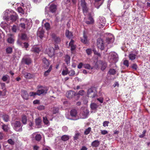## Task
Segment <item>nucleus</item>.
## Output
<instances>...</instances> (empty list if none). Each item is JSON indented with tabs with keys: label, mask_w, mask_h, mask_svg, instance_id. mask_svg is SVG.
Masks as SVG:
<instances>
[{
	"label": "nucleus",
	"mask_w": 150,
	"mask_h": 150,
	"mask_svg": "<svg viewBox=\"0 0 150 150\" xmlns=\"http://www.w3.org/2000/svg\"><path fill=\"white\" fill-rule=\"evenodd\" d=\"M109 59L111 60L112 62H116L118 60V56L117 54L114 52H111L110 53Z\"/></svg>",
	"instance_id": "obj_4"
},
{
	"label": "nucleus",
	"mask_w": 150,
	"mask_h": 150,
	"mask_svg": "<svg viewBox=\"0 0 150 150\" xmlns=\"http://www.w3.org/2000/svg\"><path fill=\"white\" fill-rule=\"evenodd\" d=\"M94 20L91 16H90L88 19V20L85 21V23L87 24H90L94 23Z\"/></svg>",
	"instance_id": "obj_26"
},
{
	"label": "nucleus",
	"mask_w": 150,
	"mask_h": 150,
	"mask_svg": "<svg viewBox=\"0 0 150 150\" xmlns=\"http://www.w3.org/2000/svg\"><path fill=\"white\" fill-rule=\"evenodd\" d=\"M108 73L110 75H114L116 74V71L113 69H109Z\"/></svg>",
	"instance_id": "obj_36"
},
{
	"label": "nucleus",
	"mask_w": 150,
	"mask_h": 150,
	"mask_svg": "<svg viewBox=\"0 0 150 150\" xmlns=\"http://www.w3.org/2000/svg\"><path fill=\"white\" fill-rule=\"evenodd\" d=\"M21 39L23 40H26L28 39V38L27 35L24 33L21 34Z\"/></svg>",
	"instance_id": "obj_39"
},
{
	"label": "nucleus",
	"mask_w": 150,
	"mask_h": 150,
	"mask_svg": "<svg viewBox=\"0 0 150 150\" xmlns=\"http://www.w3.org/2000/svg\"><path fill=\"white\" fill-rule=\"evenodd\" d=\"M114 40V38L112 35H111L110 37L108 36L106 38V42L108 44L112 43Z\"/></svg>",
	"instance_id": "obj_28"
},
{
	"label": "nucleus",
	"mask_w": 150,
	"mask_h": 150,
	"mask_svg": "<svg viewBox=\"0 0 150 150\" xmlns=\"http://www.w3.org/2000/svg\"><path fill=\"white\" fill-rule=\"evenodd\" d=\"M52 36L53 40L56 43H59L60 42V39L59 37H57L54 34H52Z\"/></svg>",
	"instance_id": "obj_19"
},
{
	"label": "nucleus",
	"mask_w": 150,
	"mask_h": 150,
	"mask_svg": "<svg viewBox=\"0 0 150 150\" xmlns=\"http://www.w3.org/2000/svg\"><path fill=\"white\" fill-rule=\"evenodd\" d=\"M38 90L37 91L36 93L37 95L40 96L42 94L47 93V89L46 87L41 86H38Z\"/></svg>",
	"instance_id": "obj_3"
},
{
	"label": "nucleus",
	"mask_w": 150,
	"mask_h": 150,
	"mask_svg": "<svg viewBox=\"0 0 150 150\" xmlns=\"http://www.w3.org/2000/svg\"><path fill=\"white\" fill-rule=\"evenodd\" d=\"M99 27L100 28H103L105 25L106 21L105 18L103 16H100L98 21Z\"/></svg>",
	"instance_id": "obj_5"
},
{
	"label": "nucleus",
	"mask_w": 150,
	"mask_h": 150,
	"mask_svg": "<svg viewBox=\"0 0 150 150\" xmlns=\"http://www.w3.org/2000/svg\"><path fill=\"white\" fill-rule=\"evenodd\" d=\"M70 114L72 117H76L77 114V110L75 109H71L70 111Z\"/></svg>",
	"instance_id": "obj_22"
},
{
	"label": "nucleus",
	"mask_w": 150,
	"mask_h": 150,
	"mask_svg": "<svg viewBox=\"0 0 150 150\" xmlns=\"http://www.w3.org/2000/svg\"><path fill=\"white\" fill-rule=\"evenodd\" d=\"M69 139V137L67 135H64L61 137V139L63 141L68 140Z\"/></svg>",
	"instance_id": "obj_38"
},
{
	"label": "nucleus",
	"mask_w": 150,
	"mask_h": 150,
	"mask_svg": "<svg viewBox=\"0 0 150 150\" xmlns=\"http://www.w3.org/2000/svg\"><path fill=\"white\" fill-rule=\"evenodd\" d=\"M32 137L35 140L39 142L42 139V136L40 134H38L36 132L33 133L32 134Z\"/></svg>",
	"instance_id": "obj_14"
},
{
	"label": "nucleus",
	"mask_w": 150,
	"mask_h": 150,
	"mask_svg": "<svg viewBox=\"0 0 150 150\" xmlns=\"http://www.w3.org/2000/svg\"><path fill=\"white\" fill-rule=\"evenodd\" d=\"M22 62L23 64H25L27 65H29L32 62L31 59L29 57H24L22 60Z\"/></svg>",
	"instance_id": "obj_10"
},
{
	"label": "nucleus",
	"mask_w": 150,
	"mask_h": 150,
	"mask_svg": "<svg viewBox=\"0 0 150 150\" xmlns=\"http://www.w3.org/2000/svg\"><path fill=\"white\" fill-rule=\"evenodd\" d=\"M11 11L9 10H6L4 12L3 18L6 21H8L10 18L9 16H11Z\"/></svg>",
	"instance_id": "obj_7"
},
{
	"label": "nucleus",
	"mask_w": 150,
	"mask_h": 150,
	"mask_svg": "<svg viewBox=\"0 0 150 150\" xmlns=\"http://www.w3.org/2000/svg\"><path fill=\"white\" fill-rule=\"evenodd\" d=\"M19 26L23 29H25L26 27L25 24L24 23H20L19 24Z\"/></svg>",
	"instance_id": "obj_64"
},
{
	"label": "nucleus",
	"mask_w": 150,
	"mask_h": 150,
	"mask_svg": "<svg viewBox=\"0 0 150 150\" xmlns=\"http://www.w3.org/2000/svg\"><path fill=\"white\" fill-rule=\"evenodd\" d=\"M85 93V91L83 90H81L78 91V92L76 94V96L79 95L81 96H83Z\"/></svg>",
	"instance_id": "obj_46"
},
{
	"label": "nucleus",
	"mask_w": 150,
	"mask_h": 150,
	"mask_svg": "<svg viewBox=\"0 0 150 150\" xmlns=\"http://www.w3.org/2000/svg\"><path fill=\"white\" fill-rule=\"evenodd\" d=\"M100 142L98 140H96L92 142L91 145L93 146L96 147L98 146Z\"/></svg>",
	"instance_id": "obj_32"
},
{
	"label": "nucleus",
	"mask_w": 150,
	"mask_h": 150,
	"mask_svg": "<svg viewBox=\"0 0 150 150\" xmlns=\"http://www.w3.org/2000/svg\"><path fill=\"white\" fill-rule=\"evenodd\" d=\"M90 106L91 109L93 110L96 109L98 107L97 104L94 103H92Z\"/></svg>",
	"instance_id": "obj_40"
},
{
	"label": "nucleus",
	"mask_w": 150,
	"mask_h": 150,
	"mask_svg": "<svg viewBox=\"0 0 150 150\" xmlns=\"http://www.w3.org/2000/svg\"><path fill=\"white\" fill-rule=\"evenodd\" d=\"M42 122L41 119L39 118H36L35 120V124L37 126L38 128H40L41 127V124Z\"/></svg>",
	"instance_id": "obj_27"
},
{
	"label": "nucleus",
	"mask_w": 150,
	"mask_h": 150,
	"mask_svg": "<svg viewBox=\"0 0 150 150\" xmlns=\"http://www.w3.org/2000/svg\"><path fill=\"white\" fill-rule=\"evenodd\" d=\"M59 111V108H58L54 107L53 111V113L54 114L58 113Z\"/></svg>",
	"instance_id": "obj_54"
},
{
	"label": "nucleus",
	"mask_w": 150,
	"mask_h": 150,
	"mask_svg": "<svg viewBox=\"0 0 150 150\" xmlns=\"http://www.w3.org/2000/svg\"><path fill=\"white\" fill-rule=\"evenodd\" d=\"M64 60L66 64L68 65H70V57L68 54L65 55L64 57Z\"/></svg>",
	"instance_id": "obj_17"
},
{
	"label": "nucleus",
	"mask_w": 150,
	"mask_h": 150,
	"mask_svg": "<svg viewBox=\"0 0 150 150\" xmlns=\"http://www.w3.org/2000/svg\"><path fill=\"white\" fill-rule=\"evenodd\" d=\"M33 122L32 121H30L29 124H28V127L30 128V129H33L32 127V126H33Z\"/></svg>",
	"instance_id": "obj_55"
},
{
	"label": "nucleus",
	"mask_w": 150,
	"mask_h": 150,
	"mask_svg": "<svg viewBox=\"0 0 150 150\" xmlns=\"http://www.w3.org/2000/svg\"><path fill=\"white\" fill-rule=\"evenodd\" d=\"M32 51L35 52L39 53L40 51V50L39 48L35 47L32 49Z\"/></svg>",
	"instance_id": "obj_43"
},
{
	"label": "nucleus",
	"mask_w": 150,
	"mask_h": 150,
	"mask_svg": "<svg viewBox=\"0 0 150 150\" xmlns=\"http://www.w3.org/2000/svg\"><path fill=\"white\" fill-rule=\"evenodd\" d=\"M8 142L9 144L12 145H14L15 144L14 142L11 139H9L8 140Z\"/></svg>",
	"instance_id": "obj_58"
},
{
	"label": "nucleus",
	"mask_w": 150,
	"mask_h": 150,
	"mask_svg": "<svg viewBox=\"0 0 150 150\" xmlns=\"http://www.w3.org/2000/svg\"><path fill=\"white\" fill-rule=\"evenodd\" d=\"M44 31L42 28H39L37 33V35L38 36L42 39L44 37Z\"/></svg>",
	"instance_id": "obj_15"
},
{
	"label": "nucleus",
	"mask_w": 150,
	"mask_h": 150,
	"mask_svg": "<svg viewBox=\"0 0 150 150\" xmlns=\"http://www.w3.org/2000/svg\"><path fill=\"white\" fill-rule=\"evenodd\" d=\"M18 11L22 14H24V11L22 8L21 7H19L17 8Z\"/></svg>",
	"instance_id": "obj_51"
},
{
	"label": "nucleus",
	"mask_w": 150,
	"mask_h": 150,
	"mask_svg": "<svg viewBox=\"0 0 150 150\" xmlns=\"http://www.w3.org/2000/svg\"><path fill=\"white\" fill-rule=\"evenodd\" d=\"M13 129L16 131L21 132L22 130L21 123L19 121H15L12 124Z\"/></svg>",
	"instance_id": "obj_1"
},
{
	"label": "nucleus",
	"mask_w": 150,
	"mask_h": 150,
	"mask_svg": "<svg viewBox=\"0 0 150 150\" xmlns=\"http://www.w3.org/2000/svg\"><path fill=\"white\" fill-rule=\"evenodd\" d=\"M7 42L9 43L12 44L14 42V36L12 34L8 35Z\"/></svg>",
	"instance_id": "obj_24"
},
{
	"label": "nucleus",
	"mask_w": 150,
	"mask_h": 150,
	"mask_svg": "<svg viewBox=\"0 0 150 150\" xmlns=\"http://www.w3.org/2000/svg\"><path fill=\"white\" fill-rule=\"evenodd\" d=\"M89 113V112L87 109H84L82 111L80 114V118L85 119L87 118Z\"/></svg>",
	"instance_id": "obj_9"
},
{
	"label": "nucleus",
	"mask_w": 150,
	"mask_h": 150,
	"mask_svg": "<svg viewBox=\"0 0 150 150\" xmlns=\"http://www.w3.org/2000/svg\"><path fill=\"white\" fill-rule=\"evenodd\" d=\"M81 136L79 132H76L74 136V141L77 140L79 139Z\"/></svg>",
	"instance_id": "obj_35"
},
{
	"label": "nucleus",
	"mask_w": 150,
	"mask_h": 150,
	"mask_svg": "<svg viewBox=\"0 0 150 150\" xmlns=\"http://www.w3.org/2000/svg\"><path fill=\"white\" fill-rule=\"evenodd\" d=\"M42 62L44 64V66L45 67H48L50 64V62L48 60L45 58H43L42 59Z\"/></svg>",
	"instance_id": "obj_29"
},
{
	"label": "nucleus",
	"mask_w": 150,
	"mask_h": 150,
	"mask_svg": "<svg viewBox=\"0 0 150 150\" xmlns=\"http://www.w3.org/2000/svg\"><path fill=\"white\" fill-rule=\"evenodd\" d=\"M68 69L66 67V69L65 70H63L62 72V75H65L68 74Z\"/></svg>",
	"instance_id": "obj_53"
},
{
	"label": "nucleus",
	"mask_w": 150,
	"mask_h": 150,
	"mask_svg": "<svg viewBox=\"0 0 150 150\" xmlns=\"http://www.w3.org/2000/svg\"><path fill=\"white\" fill-rule=\"evenodd\" d=\"M37 108L39 110H42L44 109V106L42 105H40L37 107Z\"/></svg>",
	"instance_id": "obj_60"
},
{
	"label": "nucleus",
	"mask_w": 150,
	"mask_h": 150,
	"mask_svg": "<svg viewBox=\"0 0 150 150\" xmlns=\"http://www.w3.org/2000/svg\"><path fill=\"white\" fill-rule=\"evenodd\" d=\"M96 95V93L94 91L92 88H90L88 89L87 95L88 97L93 98L95 97Z\"/></svg>",
	"instance_id": "obj_12"
},
{
	"label": "nucleus",
	"mask_w": 150,
	"mask_h": 150,
	"mask_svg": "<svg viewBox=\"0 0 150 150\" xmlns=\"http://www.w3.org/2000/svg\"><path fill=\"white\" fill-rule=\"evenodd\" d=\"M80 2L81 3L83 12L86 13L88 11V8L86 6V3L85 0H81Z\"/></svg>",
	"instance_id": "obj_8"
},
{
	"label": "nucleus",
	"mask_w": 150,
	"mask_h": 150,
	"mask_svg": "<svg viewBox=\"0 0 150 150\" xmlns=\"http://www.w3.org/2000/svg\"><path fill=\"white\" fill-rule=\"evenodd\" d=\"M81 41L84 44H86L88 43L87 37L84 32H83V37L81 38Z\"/></svg>",
	"instance_id": "obj_23"
},
{
	"label": "nucleus",
	"mask_w": 150,
	"mask_h": 150,
	"mask_svg": "<svg viewBox=\"0 0 150 150\" xmlns=\"http://www.w3.org/2000/svg\"><path fill=\"white\" fill-rule=\"evenodd\" d=\"M52 69V65H50L48 69L45 72L44 74V76H47L49 75L50 72L51 71Z\"/></svg>",
	"instance_id": "obj_34"
},
{
	"label": "nucleus",
	"mask_w": 150,
	"mask_h": 150,
	"mask_svg": "<svg viewBox=\"0 0 150 150\" xmlns=\"http://www.w3.org/2000/svg\"><path fill=\"white\" fill-rule=\"evenodd\" d=\"M45 27L47 30H49L50 29V24L48 23H46L45 24Z\"/></svg>",
	"instance_id": "obj_50"
},
{
	"label": "nucleus",
	"mask_w": 150,
	"mask_h": 150,
	"mask_svg": "<svg viewBox=\"0 0 150 150\" xmlns=\"http://www.w3.org/2000/svg\"><path fill=\"white\" fill-rule=\"evenodd\" d=\"M95 67L97 68L100 67V69L102 71H104L107 67V63L104 61L99 60L96 64Z\"/></svg>",
	"instance_id": "obj_2"
},
{
	"label": "nucleus",
	"mask_w": 150,
	"mask_h": 150,
	"mask_svg": "<svg viewBox=\"0 0 150 150\" xmlns=\"http://www.w3.org/2000/svg\"><path fill=\"white\" fill-rule=\"evenodd\" d=\"M66 36L68 38H71L72 36V33L70 32L68 30H66L65 33Z\"/></svg>",
	"instance_id": "obj_37"
},
{
	"label": "nucleus",
	"mask_w": 150,
	"mask_h": 150,
	"mask_svg": "<svg viewBox=\"0 0 150 150\" xmlns=\"http://www.w3.org/2000/svg\"><path fill=\"white\" fill-rule=\"evenodd\" d=\"M74 40L71 39L69 43V46L71 47V51L74 50L76 49V46L73 44Z\"/></svg>",
	"instance_id": "obj_30"
},
{
	"label": "nucleus",
	"mask_w": 150,
	"mask_h": 150,
	"mask_svg": "<svg viewBox=\"0 0 150 150\" xmlns=\"http://www.w3.org/2000/svg\"><path fill=\"white\" fill-rule=\"evenodd\" d=\"M27 119L26 116L25 115H23L22 117L21 121L24 125H25L27 123Z\"/></svg>",
	"instance_id": "obj_31"
},
{
	"label": "nucleus",
	"mask_w": 150,
	"mask_h": 150,
	"mask_svg": "<svg viewBox=\"0 0 150 150\" xmlns=\"http://www.w3.org/2000/svg\"><path fill=\"white\" fill-rule=\"evenodd\" d=\"M22 97L25 99L27 100L28 98V95L27 92L25 90L22 91Z\"/></svg>",
	"instance_id": "obj_25"
},
{
	"label": "nucleus",
	"mask_w": 150,
	"mask_h": 150,
	"mask_svg": "<svg viewBox=\"0 0 150 150\" xmlns=\"http://www.w3.org/2000/svg\"><path fill=\"white\" fill-rule=\"evenodd\" d=\"M91 131V128L89 127L88 128L85 129L84 132V134L85 135H88V134Z\"/></svg>",
	"instance_id": "obj_42"
},
{
	"label": "nucleus",
	"mask_w": 150,
	"mask_h": 150,
	"mask_svg": "<svg viewBox=\"0 0 150 150\" xmlns=\"http://www.w3.org/2000/svg\"><path fill=\"white\" fill-rule=\"evenodd\" d=\"M103 0H95V5L97 8H98L100 6L103 4Z\"/></svg>",
	"instance_id": "obj_18"
},
{
	"label": "nucleus",
	"mask_w": 150,
	"mask_h": 150,
	"mask_svg": "<svg viewBox=\"0 0 150 150\" xmlns=\"http://www.w3.org/2000/svg\"><path fill=\"white\" fill-rule=\"evenodd\" d=\"M50 11L52 13H54L57 10V6L53 4H51L49 7Z\"/></svg>",
	"instance_id": "obj_20"
},
{
	"label": "nucleus",
	"mask_w": 150,
	"mask_h": 150,
	"mask_svg": "<svg viewBox=\"0 0 150 150\" xmlns=\"http://www.w3.org/2000/svg\"><path fill=\"white\" fill-rule=\"evenodd\" d=\"M2 128L5 132H7L8 129V127L7 125H2Z\"/></svg>",
	"instance_id": "obj_48"
},
{
	"label": "nucleus",
	"mask_w": 150,
	"mask_h": 150,
	"mask_svg": "<svg viewBox=\"0 0 150 150\" xmlns=\"http://www.w3.org/2000/svg\"><path fill=\"white\" fill-rule=\"evenodd\" d=\"M43 121L44 123L46 124H47L48 123V120L46 117H43Z\"/></svg>",
	"instance_id": "obj_57"
},
{
	"label": "nucleus",
	"mask_w": 150,
	"mask_h": 150,
	"mask_svg": "<svg viewBox=\"0 0 150 150\" xmlns=\"http://www.w3.org/2000/svg\"><path fill=\"white\" fill-rule=\"evenodd\" d=\"M25 77L27 79H30L32 77L30 74L28 73H25L24 74Z\"/></svg>",
	"instance_id": "obj_45"
},
{
	"label": "nucleus",
	"mask_w": 150,
	"mask_h": 150,
	"mask_svg": "<svg viewBox=\"0 0 150 150\" xmlns=\"http://www.w3.org/2000/svg\"><path fill=\"white\" fill-rule=\"evenodd\" d=\"M13 14H11L10 16V20H11L12 22H14L17 19L18 15L13 11Z\"/></svg>",
	"instance_id": "obj_21"
},
{
	"label": "nucleus",
	"mask_w": 150,
	"mask_h": 150,
	"mask_svg": "<svg viewBox=\"0 0 150 150\" xmlns=\"http://www.w3.org/2000/svg\"><path fill=\"white\" fill-rule=\"evenodd\" d=\"M146 130H144L142 132V134L140 135L139 136V137L141 138L143 137H144L145 136V133H146Z\"/></svg>",
	"instance_id": "obj_56"
},
{
	"label": "nucleus",
	"mask_w": 150,
	"mask_h": 150,
	"mask_svg": "<svg viewBox=\"0 0 150 150\" xmlns=\"http://www.w3.org/2000/svg\"><path fill=\"white\" fill-rule=\"evenodd\" d=\"M83 67L84 68L88 69H93V68L91 67L90 65L88 64H84L83 65Z\"/></svg>",
	"instance_id": "obj_41"
},
{
	"label": "nucleus",
	"mask_w": 150,
	"mask_h": 150,
	"mask_svg": "<svg viewBox=\"0 0 150 150\" xmlns=\"http://www.w3.org/2000/svg\"><path fill=\"white\" fill-rule=\"evenodd\" d=\"M6 51L8 54H11L12 52V49L11 47H7L6 49Z\"/></svg>",
	"instance_id": "obj_44"
},
{
	"label": "nucleus",
	"mask_w": 150,
	"mask_h": 150,
	"mask_svg": "<svg viewBox=\"0 0 150 150\" xmlns=\"http://www.w3.org/2000/svg\"><path fill=\"white\" fill-rule=\"evenodd\" d=\"M47 54L49 56L52 57L54 55V49L53 47H50L47 50Z\"/></svg>",
	"instance_id": "obj_16"
},
{
	"label": "nucleus",
	"mask_w": 150,
	"mask_h": 150,
	"mask_svg": "<svg viewBox=\"0 0 150 150\" xmlns=\"http://www.w3.org/2000/svg\"><path fill=\"white\" fill-rule=\"evenodd\" d=\"M2 117L4 120L6 122L9 120V116L8 115H4Z\"/></svg>",
	"instance_id": "obj_49"
},
{
	"label": "nucleus",
	"mask_w": 150,
	"mask_h": 150,
	"mask_svg": "<svg viewBox=\"0 0 150 150\" xmlns=\"http://www.w3.org/2000/svg\"><path fill=\"white\" fill-rule=\"evenodd\" d=\"M8 78H9V76L6 75L3 76L2 79L3 81H5L7 80Z\"/></svg>",
	"instance_id": "obj_52"
},
{
	"label": "nucleus",
	"mask_w": 150,
	"mask_h": 150,
	"mask_svg": "<svg viewBox=\"0 0 150 150\" xmlns=\"http://www.w3.org/2000/svg\"><path fill=\"white\" fill-rule=\"evenodd\" d=\"M97 45L98 47L101 50L104 49V44L103 40L101 38H98L97 40Z\"/></svg>",
	"instance_id": "obj_6"
},
{
	"label": "nucleus",
	"mask_w": 150,
	"mask_h": 150,
	"mask_svg": "<svg viewBox=\"0 0 150 150\" xmlns=\"http://www.w3.org/2000/svg\"><path fill=\"white\" fill-rule=\"evenodd\" d=\"M123 64L128 67L129 66V61L127 60H125L123 62Z\"/></svg>",
	"instance_id": "obj_63"
},
{
	"label": "nucleus",
	"mask_w": 150,
	"mask_h": 150,
	"mask_svg": "<svg viewBox=\"0 0 150 150\" xmlns=\"http://www.w3.org/2000/svg\"><path fill=\"white\" fill-rule=\"evenodd\" d=\"M86 52L88 55L92 53V50L91 49H88L86 50Z\"/></svg>",
	"instance_id": "obj_62"
},
{
	"label": "nucleus",
	"mask_w": 150,
	"mask_h": 150,
	"mask_svg": "<svg viewBox=\"0 0 150 150\" xmlns=\"http://www.w3.org/2000/svg\"><path fill=\"white\" fill-rule=\"evenodd\" d=\"M12 30L13 32H16L17 30L16 26L15 25H13L12 28Z\"/></svg>",
	"instance_id": "obj_61"
},
{
	"label": "nucleus",
	"mask_w": 150,
	"mask_h": 150,
	"mask_svg": "<svg viewBox=\"0 0 150 150\" xmlns=\"http://www.w3.org/2000/svg\"><path fill=\"white\" fill-rule=\"evenodd\" d=\"M137 55L136 54L133 53L130 54L128 56L130 60H133L136 58Z\"/></svg>",
	"instance_id": "obj_33"
},
{
	"label": "nucleus",
	"mask_w": 150,
	"mask_h": 150,
	"mask_svg": "<svg viewBox=\"0 0 150 150\" xmlns=\"http://www.w3.org/2000/svg\"><path fill=\"white\" fill-rule=\"evenodd\" d=\"M76 93L73 91H69L66 93V96L69 99L72 98L76 96Z\"/></svg>",
	"instance_id": "obj_11"
},
{
	"label": "nucleus",
	"mask_w": 150,
	"mask_h": 150,
	"mask_svg": "<svg viewBox=\"0 0 150 150\" xmlns=\"http://www.w3.org/2000/svg\"><path fill=\"white\" fill-rule=\"evenodd\" d=\"M21 21L24 22V23L25 24V26H26V27L27 29H29L30 28L32 25L31 23L27 19L24 18H22L21 19Z\"/></svg>",
	"instance_id": "obj_13"
},
{
	"label": "nucleus",
	"mask_w": 150,
	"mask_h": 150,
	"mask_svg": "<svg viewBox=\"0 0 150 150\" xmlns=\"http://www.w3.org/2000/svg\"><path fill=\"white\" fill-rule=\"evenodd\" d=\"M37 92H31L29 93V95L30 96H34L35 95H37Z\"/></svg>",
	"instance_id": "obj_59"
},
{
	"label": "nucleus",
	"mask_w": 150,
	"mask_h": 150,
	"mask_svg": "<svg viewBox=\"0 0 150 150\" xmlns=\"http://www.w3.org/2000/svg\"><path fill=\"white\" fill-rule=\"evenodd\" d=\"M68 74L69 76H73L75 74V72L73 70H71L69 71Z\"/></svg>",
	"instance_id": "obj_47"
}]
</instances>
